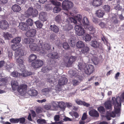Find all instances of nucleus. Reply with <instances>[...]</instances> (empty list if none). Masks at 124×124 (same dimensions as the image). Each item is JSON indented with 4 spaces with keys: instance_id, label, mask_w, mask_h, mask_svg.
<instances>
[{
    "instance_id": "aec40b11",
    "label": "nucleus",
    "mask_w": 124,
    "mask_h": 124,
    "mask_svg": "<svg viewBox=\"0 0 124 124\" xmlns=\"http://www.w3.org/2000/svg\"><path fill=\"white\" fill-rule=\"evenodd\" d=\"M102 3V0H93L92 4L94 6L98 7L101 5Z\"/></svg>"
},
{
    "instance_id": "4d7b16f0",
    "label": "nucleus",
    "mask_w": 124,
    "mask_h": 124,
    "mask_svg": "<svg viewBox=\"0 0 124 124\" xmlns=\"http://www.w3.org/2000/svg\"><path fill=\"white\" fill-rule=\"evenodd\" d=\"M61 9L59 7H55L53 9V11L54 13H57L59 12Z\"/></svg>"
},
{
    "instance_id": "ddd939ff",
    "label": "nucleus",
    "mask_w": 124,
    "mask_h": 124,
    "mask_svg": "<svg viewBox=\"0 0 124 124\" xmlns=\"http://www.w3.org/2000/svg\"><path fill=\"white\" fill-rule=\"evenodd\" d=\"M9 27L8 22L6 20H1L0 21V28L2 29H7Z\"/></svg>"
},
{
    "instance_id": "864d4df0",
    "label": "nucleus",
    "mask_w": 124,
    "mask_h": 124,
    "mask_svg": "<svg viewBox=\"0 0 124 124\" xmlns=\"http://www.w3.org/2000/svg\"><path fill=\"white\" fill-rule=\"evenodd\" d=\"M47 77L48 78L47 79V81L49 83H52L53 82L52 80L51 79V78H52V76L51 75V74H47Z\"/></svg>"
},
{
    "instance_id": "69168bd1",
    "label": "nucleus",
    "mask_w": 124,
    "mask_h": 124,
    "mask_svg": "<svg viewBox=\"0 0 124 124\" xmlns=\"http://www.w3.org/2000/svg\"><path fill=\"white\" fill-rule=\"evenodd\" d=\"M45 108L46 110H53L51 108V106L50 104H48L45 106Z\"/></svg>"
},
{
    "instance_id": "f704fd0d",
    "label": "nucleus",
    "mask_w": 124,
    "mask_h": 124,
    "mask_svg": "<svg viewBox=\"0 0 124 124\" xmlns=\"http://www.w3.org/2000/svg\"><path fill=\"white\" fill-rule=\"evenodd\" d=\"M28 93L30 95L32 96H36L38 94L37 91L34 89H32L31 90L28 91Z\"/></svg>"
},
{
    "instance_id": "ea45409f",
    "label": "nucleus",
    "mask_w": 124,
    "mask_h": 124,
    "mask_svg": "<svg viewBox=\"0 0 124 124\" xmlns=\"http://www.w3.org/2000/svg\"><path fill=\"white\" fill-rule=\"evenodd\" d=\"M82 22L83 24L85 26H88L89 24L88 19L86 17H84L82 20Z\"/></svg>"
},
{
    "instance_id": "b1692460",
    "label": "nucleus",
    "mask_w": 124,
    "mask_h": 124,
    "mask_svg": "<svg viewBox=\"0 0 124 124\" xmlns=\"http://www.w3.org/2000/svg\"><path fill=\"white\" fill-rule=\"evenodd\" d=\"M50 29L51 30L56 33H58L59 31V28L56 25H51L50 26Z\"/></svg>"
},
{
    "instance_id": "6ab92c4d",
    "label": "nucleus",
    "mask_w": 124,
    "mask_h": 124,
    "mask_svg": "<svg viewBox=\"0 0 124 124\" xmlns=\"http://www.w3.org/2000/svg\"><path fill=\"white\" fill-rule=\"evenodd\" d=\"M11 84L13 90L14 91L16 90L18 86V84L17 80H13L11 82Z\"/></svg>"
},
{
    "instance_id": "7ed1b4c3",
    "label": "nucleus",
    "mask_w": 124,
    "mask_h": 124,
    "mask_svg": "<svg viewBox=\"0 0 124 124\" xmlns=\"http://www.w3.org/2000/svg\"><path fill=\"white\" fill-rule=\"evenodd\" d=\"M21 44L17 45L16 44L12 45V49L14 51H16L15 53V57H17L19 55H20L21 56L24 55V51L23 50L21 49Z\"/></svg>"
},
{
    "instance_id": "2f4dec72",
    "label": "nucleus",
    "mask_w": 124,
    "mask_h": 124,
    "mask_svg": "<svg viewBox=\"0 0 124 124\" xmlns=\"http://www.w3.org/2000/svg\"><path fill=\"white\" fill-rule=\"evenodd\" d=\"M23 42L26 44H31L34 42V40L31 38H26L24 39Z\"/></svg>"
},
{
    "instance_id": "c9c22d12",
    "label": "nucleus",
    "mask_w": 124,
    "mask_h": 124,
    "mask_svg": "<svg viewBox=\"0 0 124 124\" xmlns=\"http://www.w3.org/2000/svg\"><path fill=\"white\" fill-rule=\"evenodd\" d=\"M76 45L77 47L78 48H82L85 46L84 43L81 41L77 42Z\"/></svg>"
},
{
    "instance_id": "a18cd8bd",
    "label": "nucleus",
    "mask_w": 124,
    "mask_h": 124,
    "mask_svg": "<svg viewBox=\"0 0 124 124\" xmlns=\"http://www.w3.org/2000/svg\"><path fill=\"white\" fill-rule=\"evenodd\" d=\"M91 39V36L89 34H87L84 36L83 37V39L86 41H89Z\"/></svg>"
},
{
    "instance_id": "39448f33",
    "label": "nucleus",
    "mask_w": 124,
    "mask_h": 124,
    "mask_svg": "<svg viewBox=\"0 0 124 124\" xmlns=\"http://www.w3.org/2000/svg\"><path fill=\"white\" fill-rule=\"evenodd\" d=\"M38 14V11L32 7H29L27 10L25 12L24 15L26 17H29L31 16L33 17H36Z\"/></svg>"
},
{
    "instance_id": "49530a36",
    "label": "nucleus",
    "mask_w": 124,
    "mask_h": 124,
    "mask_svg": "<svg viewBox=\"0 0 124 124\" xmlns=\"http://www.w3.org/2000/svg\"><path fill=\"white\" fill-rule=\"evenodd\" d=\"M103 8L104 11L106 12H108L110 11V7L107 5H105L103 6Z\"/></svg>"
},
{
    "instance_id": "c756f323",
    "label": "nucleus",
    "mask_w": 124,
    "mask_h": 124,
    "mask_svg": "<svg viewBox=\"0 0 124 124\" xmlns=\"http://www.w3.org/2000/svg\"><path fill=\"white\" fill-rule=\"evenodd\" d=\"M86 27H85V29H87V30H89L91 31V33H94L95 32V29L93 28V26L92 25H88L86 26Z\"/></svg>"
},
{
    "instance_id": "e2e57ef3",
    "label": "nucleus",
    "mask_w": 124,
    "mask_h": 124,
    "mask_svg": "<svg viewBox=\"0 0 124 124\" xmlns=\"http://www.w3.org/2000/svg\"><path fill=\"white\" fill-rule=\"evenodd\" d=\"M72 83L73 85L74 86H76L78 85L79 82L78 80L75 79H73L72 80Z\"/></svg>"
},
{
    "instance_id": "0e129e2a",
    "label": "nucleus",
    "mask_w": 124,
    "mask_h": 124,
    "mask_svg": "<svg viewBox=\"0 0 124 124\" xmlns=\"http://www.w3.org/2000/svg\"><path fill=\"white\" fill-rule=\"evenodd\" d=\"M18 119L19 122H20V123L23 124L25 121V118L24 117H21L19 118H18Z\"/></svg>"
},
{
    "instance_id": "8fccbe9b",
    "label": "nucleus",
    "mask_w": 124,
    "mask_h": 124,
    "mask_svg": "<svg viewBox=\"0 0 124 124\" xmlns=\"http://www.w3.org/2000/svg\"><path fill=\"white\" fill-rule=\"evenodd\" d=\"M35 23L38 28H41L43 25L41 22L39 21L35 22Z\"/></svg>"
},
{
    "instance_id": "9d476101",
    "label": "nucleus",
    "mask_w": 124,
    "mask_h": 124,
    "mask_svg": "<svg viewBox=\"0 0 124 124\" xmlns=\"http://www.w3.org/2000/svg\"><path fill=\"white\" fill-rule=\"evenodd\" d=\"M84 70L86 74L89 75H90L94 71V67L91 65H87L85 67Z\"/></svg>"
},
{
    "instance_id": "20e7f679",
    "label": "nucleus",
    "mask_w": 124,
    "mask_h": 124,
    "mask_svg": "<svg viewBox=\"0 0 124 124\" xmlns=\"http://www.w3.org/2000/svg\"><path fill=\"white\" fill-rule=\"evenodd\" d=\"M67 79L65 77H62L58 80V84L56 85L55 88L57 91L61 90L62 86L65 85L68 82Z\"/></svg>"
},
{
    "instance_id": "13d9d810",
    "label": "nucleus",
    "mask_w": 124,
    "mask_h": 124,
    "mask_svg": "<svg viewBox=\"0 0 124 124\" xmlns=\"http://www.w3.org/2000/svg\"><path fill=\"white\" fill-rule=\"evenodd\" d=\"M52 3L55 6H59L61 5V3L55 0H52Z\"/></svg>"
},
{
    "instance_id": "37998d69",
    "label": "nucleus",
    "mask_w": 124,
    "mask_h": 124,
    "mask_svg": "<svg viewBox=\"0 0 124 124\" xmlns=\"http://www.w3.org/2000/svg\"><path fill=\"white\" fill-rule=\"evenodd\" d=\"M32 74V73L31 72L26 71L24 73H21V77L22 78H23L30 75H31Z\"/></svg>"
},
{
    "instance_id": "774afa93",
    "label": "nucleus",
    "mask_w": 124,
    "mask_h": 124,
    "mask_svg": "<svg viewBox=\"0 0 124 124\" xmlns=\"http://www.w3.org/2000/svg\"><path fill=\"white\" fill-rule=\"evenodd\" d=\"M78 66L79 69L81 70L84 68V65L81 62H79L78 64Z\"/></svg>"
},
{
    "instance_id": "f257e3e1",
    "label": "nucleus",
    "mask_w": 124,
    "mask_h": 124,
    "mask_svg": "<svg viewBox=\"0 0 124 124\" xmlns=\"http://www.w3.org/2000/svg\"><path fill=\"white\" fill-rule=\"evenodd\" d=\"M29 47L32 51H39L42 54H45L46 51L50 48L49 44L46 43L43 44L42 42H41L40 41H39L38 44L33 43L30 44Z\"/></svg>"
},
{
    "instance_id": "4c0bfd02",
    "label": "nucleus",
    "mask_w": 124,
    "mask_h": 124,
    "mask_svg": "<svg viewBox=\"0 0 124 124\" xmlns=\"http://www.w3.org/2000/svg\"><path fill=\"white\" fill-rule=\"evenodd\" d=\"M25 23L28 27H30V26H31L32 25L33 23V21L31 18H29L26 20Z\"/></svg>"
},
{
    "instance_id": "9b49d317",
    "label": "nucleus",
    "mask_w": 124,
    "mask_h": 124,
    "mask_svg": "<svg viewBox=\"0 0 124 124\" xmlns=\"http://www.w3.org/2000/svg\"><path fill=\"white\" fill-rule=\"evenodd\" d=\"M27 88V85H26L23 84L18 86L16 90L21 94H22L23 93H24L26 92Z\"/></svg>"
},
{
    "instance_id": "f03ea898",
    "label": "nucleus",
    "mask_w": 124,
    "mask_h": 124,
    "mask_svg": "<svg viewBox=\"0 0 124 124\" xmlns=\"http://www.w3.org/2000/svg\"><path fill=\"white\" fill-rule=\"evenodd\" d=\"M112 104L114 105L115 112L116 114L119 113L120 111V107L121 106V103L120 98L119 97H117L116 98L112 97Z\"/></svg>"
},
{
    "instance_id": "0eeeda50",
    "label": "nucleus",
    "mask_w": 124,
    "mask_h": 124,
    "mask_svg": "<svg viewBox=\"0 0 124 124\" xmlns=\"http://www.w3.org/2000/svg\"><path fill=\"white\" fill-rule=\"evenodd\" d=\"M62 6L63 9L68 11L73 8L74 4L70 1L65 0L63 1Z\"/></svg>"
},
{
    "instance_id": "a19ab883",
    "label": "nucleus",
    "mask_w": 124,
    "mask_h": 124,
    "mask_svg": "<svg viewBox=\"0 0 124 124\" xmlns=\"http://www.w3.org/2000/svg\"><path fill=\"white\" fill-rule=\"evenodd\" d=\"M58 107L63 110H64L66 107L65 103L62 101L59 102L58 104Z\"/></svg>"
},
{
    "instance_id": "7c9ffc66",
    "label": "nucleus",
    "mask_w": 124,
    "mask_h": 124,
    "mask_svg": "<svg viewBox=\"0 0 124 124\" xmlns=\"http://www.w3.org/2000/svg\"><path fill=\"white\" fill-rule=\"evenodd\" d=\"M66 23H68L66 24L64 28L67 31H68L71 30L73 28V26L70 23V21H69V22L68 23L67 20Z\"/></svg>"
},
{
    "instance_id": "dca6fc26",
    "label": "nucleus",
    "mask_w": 124,
    "mask_h": 124,
    "mask_svg": "<svg viewBox=\"0 0 124 124\" xmlns=\"http://www.w3.org/2000/svg\"><path fill=\"white\" fill-rule=\"evenodd\" d=\"M19 27L20 29L23 31H26L30 28L28 27L26 23L24 22H21L19 23Z\"/></svg>"
},
{
    "instance_id": "c03bdc74",
    "label": "nucleus",
    "mask_w": 124,
    "mask_h": 124,
    "mask_svg": "<svg viewBox=\"0 0 124 124\" xmlns=\"http://www.w3.org/2000/svg\"><path fill=\"white\" fill-rule=\"evenodd\" d=\"M32 74V73L31 72L26 71L24 73H21V77L22 78H23L30 75H31Z\"/></svg>"
},
{
    "instance_id": "4468645a",
    "label": "nucleus",
    "mask_w": 124,
    "mask_h": 124,
    "mask_svg": "<svg viewBox=\"0 0 124 124\" xmlns=\"http://www.w3.org/2000/svg\"><path fill=\"white\" fill-rule=\"evenodd\" d=\"M36 33L35 29H31L27 31L25 34L28 37H33L35 36Z\"/></svg>"
},
{
    "instance_id": "a878e982",
    "label": "nucleus",
    "mask_w": 124,
    "mask_h": 124,
    "mask_svg": "<svg viewBox=\"0 0 124 124\" xmlns=\"http://www.w3.org/2000/svg\"><path fill=\"white\" fill-rule=\"evenodd\" d=\"M37 56L36 55L32 54L29 57L28 62H32L34 61L37 59Z\"/></svg>"
},
{
    "instance_id": "f8f14e48",
    "label": "nucleus",
    "mask_w": 124,
    "mask_h": 124,
    "mask_svg": "<svg viewBox=\"0 0 124 124\" xmlns=\"http://www.w3.org/2000/svg\"><path fill=\"white\" fill-rule=\"evenodd\" d=\"M77 59L76 57L75 56H71L69 58L68 61L65 63V64L67 67H71L72 64Z\"/></svg>"
},
{
    "instance_id": "423d86ee",
    "label": "nucleus",
    "mask_w": 124,
    "mask_h": 124,
    "mask_svg": "<svg viewBox=\"0 0 124 124\" xmlns=\"http://www.w3.org/2000/svg\"><path fill=\"white\" fill-rule=\"evenodd\" d=\"M23 56L18 55L17 57L18 58H16V62L17 65L19 66V69L22 71L25 70V66L24 65V60L22 57Z\"/></svg>"
},
{
    "instance_id": "5fc2aeb1",
    "label": "nucleus",
    "mask_w": 124,
    "mask_h": 124,
    "mask_svg": "<svg viewBox=\"0 0 124 124\" xmlns=\"http://www.w3.org/2000/svg\"><path fill=\"white\" fill-rule=\"evenodd\" d=\"M10 122L12 123L15 124L19 122L18 119V118H12L9 120Z\"/></svg>"
},
{
    "instance_id": "412c9836",
    "label": "nucleus",
    "mask_w": 124,
    "mask_h": 124,
    "mask_svg": "<svg viewBox=\"0 0 124 124\" xmlns=\"http://www.w3.org/2000/svg\"><path fill=\"white\" fill-rule=\"evenodd\" d=\"M75 102L78 104L79 105H83L87 107H89L90 106V104H89L86 103L85 101H82L78 99L76 100Z\"/></svg>"
},
{
    "instance_id": "de8ad7c7",
    "label": "nucleus",
    "mask_w": 124,
    "mask_h": 124,
    "mask_svg": "<svg viewBox=\"0 0 124 124\" xmlns=\"http://www.w3.org/2000/svg\"><path fill=\"white\" fill-rule=\"evenodd\" d=\"M98 110L101 114H104L105 112V109L104 107L102 106H100L98 108Z\"/></svg>"
},
{
    "instance_id": "052dcab7",
    "label": "nucleus",
    "mask_w": 124,
    "mask_h": 124,
    "mask_svg": "<svg viewBox=\"0 0 124 124\" xmlns=\"http://www.w3.org/2000/svg\"><path fill=\"white\" fill-rule=\"evenodd\" d=\"M27 0H16L17 3L18 4L21 5L25 3Z\"/></svg>"
},
{
    "instance_id": "680f3d73",
    "label": "nucleus",
    "mask_w": 124,
    "mask_h": 124,
    "mask_svg": "<svg viewBox=\"0 0 124 124\" xmlns=\"http://www.w3.org/2000/svg\"><path fill=\"white\" fill-rule=\"evenodd\" d=\"M60 116L59 115H55L54 117V120L55 122L59 121Z\"/></svg>"
},
{
    "instance_id": "338daca9",
    "label": "nucleus",
    "mask_w": 124,
    "mask_h": 124,
    "mask_svg": "<svg viewBox=\"0 0 124 124\" xmlns=\"http://www.w3.org/2000/svg\"><path fill=\"white\" fill-rule=\"evenodd\" d=\"M114 8L117 11L121 10H122V8L119 5H117Z\"/></svg>"
},
{
    "instance_id": "393cba45",
    "label": "nucleus",
    "mask_w": 124,
    "mask_h": 124,
    "mask_svg": "<svg viewBox=\"0 0 124 124\" xmlns=\"http://www.w3.org/2000/svg\"><path fill=\"white\" fill-rule=\"evenodd\" d=\"M11 75L13 77L22 78L21 73H19L17 71H14L11 73Z\"/></svg>"
},
{
    "instance_id": "cd10ccee",
    "label": "nucleus",
    "mask_w": 124,
    "mask_h": 124,
    "mask_svg": "<svg viewBox=\"0 0 124 124\" xmlns=\"http://www.w3.org/2000/svg\"><path fill=\"white\" fill-rule=\"evenodd\" d=\"M90 50V49L89 47L86 46H85L82 48L81 52L82 53L85 54H86L89 53Z\"/></svg>"
},
{
    "instance_id": "3c124183",
    "label": "nucleus",
    "mask_w": 124,
    "mask_h": 124,
    "mask_svg": "<svg viewBox=\"0 0 124 124\" xmlns=\"http://www.w3.org/2000/svg\"><path fill=\"white\" fill-rule=\"evenodd\" d=\"M6 79L4 78H2L0 80V86H3L6 84Z\"/></svg>"
},
{
    "instance_id": "58836bf2",
    "label": "nucleus",
    "mask_w": 124,
    "mask_h": 124,
    "mask_svg": "<svg viewBox=\"0 0 124 124\" xmlns=\"http://www.w3.org/2000/svg\"><path fill=\"white\" fill-rule=\"evenodd\" d=\"M21 37H17L13 39L11 41L12 43L16 44H18L20 43L21 41Z\"/></svg>"
},
{
    "instance_id": "1a4fd4ad",
    "label": "nucleus",
    "mask_w": 124,
    "mask_h": 124,
    "mask_svg": "<svg viewBox=\"0 0 124 124\" xmlns=\"http://www.w3.org/2000/svg\"><path fill=\"white\" fill-rule=\"evenodd\" d=\"M75 30L77 35L79 36L83 35L85 33V31L81 25H76L75 27Z\"/></svg>"
},
{
    "instance_id": "473e14b6",
    "label": "nucleus",
    "mask_w": 124,
    "mask_h": 124,
    "mask_svg": "<svg viewBox=\"0 0 124 124\" xmlns=\"http://www.w3.org/2000/svg\"><path fill=\"white\" fill-rule=\"evenodd\" d=\"M52 68L50 66H47L43 67L41 69V71L44 73L47 72L51 70Z\"/></svg>"
},
{
    "instance_id": "f3484780",
    "label": "nucleus",
    "mask_w": 124,
    "mask_h": 124,
    "mask_svg": "<svg viewBox=\"0 0 124 124\" xmlns=\"http://www.w3.org/2000/svg\"><path fill=\"white\" fill-rule=\"evenodd\" d=\"M90 116L93 117H97L99 116V114L98 112L95 109H92L89 112Z\"/></svg>"
},
{
    "instance_id": "09e8293b",
    "label": "nucleus",
    "mask_w": 124,
    "mask_h": 124,
    "mask_svg": "<svg viewBox=\"0 0 124 124\" xmlns=\"http://www.w3.org/2000/svg\"><path fill=\"white\" fill-rule=\"evenodd\" d=\"M51 107L52 106L54 110H56L58 108V104H57L56 102L54 101L52 102L51 103Z\"/></svg>"
},
{
    "instance_id": "72a5a7b5",
    "label": "nucleus",
    "mask_w": 124,
    "mask_h": 124,
    "mask_svg": "<svg viewBox=\"0 0 124 124\" xmlns=\"http://www.w3.org/2000/svg\"><path fill=\"white\" fill-rule=\"evenodd\" d=\"M91 46L95 48L98 47L100 45L99 43L96 41H92L91 42Z\"/></svg>"
},
{
    "instance_id": "6e6d98bb",
    "label": "nucleus",
    "mask_w": 124,
    "mask_h": 124,
    "mask_svg": "<svg viewBox=\"0 0 124 124\" xmlns=\"http://www.w3.org/2000/svg\"><path fill=\"white\" fill-rule=\"evenodd\" d=\"M63 47L66 50H68L70 48V46L68 43L66 42H64L63 44Z\"/></svg>"
},
{
    "instance_id": "5701e85b",
    "label": "nucleus",
    "mask_w": 124,
    "mask_h": 124,
    "mask_svg": "<svg viewBox=\"0 0 124 124\" xmlns=\"http://www.w3.org/2000/svg\"><path fill=\"white\" fill-rule=\"evenodd\" d=\"M46 13L44 12H40L39 15V19L41 21H44L46 20Z\"/></svg>"
},
{
    "instance_id": "4be33fe9",
    "label": "nucleus",
    "mask_w": 124,
    "mask_h": 124,
    "mask_svg": "<svg viewBox=\"0 0 124 124\" xmlns=\"http://www.w3.org/2000/svg\"><path fill=\"white\" fill-rule=\"evenodd\" d=\"M95 14L97 17L99 18H101L104 15L105 12L103 10L99 9L96 11Z\"/></svg>"
},
{
    "instance_id": "bb28decb",
    "label": "nucleus",
    "mask_w": 124,
    "mask_h": 124,
    "mask_svg": "<svg viewBox=\"0 0 124 124\" xmlns=\"http://www.w3.org/2000/svg\"><path fill=\"white\" fill-rule=\"evenodd\" d=\"M12 9L14 12H19L21 10V7L17 4L13 5L12 8Z\"/></svg>"
},
{
    "instance_id": "c85d7f7f",
    "label": "nucleus",
    "mask_w": 124,
    "mask_h": 124,
    "mask_svg": "<svg viewBox=\"0 0 124 124\" xmlns=\"http://www.w3.org/2000/svg\"><path fill=\"white\" fill-rule=\"evenodd\" d=\"M104 105L106 108L107 110L111 109L112 108V105L110 101H108L105 102Z\"/></svg>"
},
{
    "instance_id": "6e6552de",
    "label": "nucleus",
    "mask_w": 124,
    "mask_h": 124,
    "mask_svg": "<svg viewBox=\"0 0 124 124\" xmlns=\"http://www.w3.org/2000/svg\"><path fill=\"white\" fill-rule=\"evenodd\" d=\"M44 62L40 59H38L31 62V65L34 69L41 67L43 64Z\"/></svg>"
},
{
    "instance_id": "603ef678",
    "label": "nucleus",
    "mask_w": 124,
    "mask_h": 124,
    "mask_svg": "<svg viewBox=\"0 0 124 124\" xmlns=\"http://www.w3.org/2000/svg\"><path fill=\"white\" fill-rule=\"evenodd\" d=\"M37 122L39 124H44L46 123V120L44 119H38Z\"/></svg>"
},
{
    "instance_id": "a211bd4d",
    "label": "nucleus",
    "mask_w": 124,
    "mask_h": 124,
    "mask_svg": "<svg viewBox=\"0 0 124 124\" xmlns=\"http://www.w3.org/2000/svg\"><path fill=\"white\" fill-rule=\"evenodd\" d=\"M47 56L49 58L54 59H58L59 57L58 54L56 52L48 54H47Z\"/></svg>"
},
{
    "instance_id": "79ce46f5",
    "label": "nucleus",
    "mask_w": 124,
    "mask_h": 124,
    "mask_svg": "<svg viewBox=\"0 0 124 124\" xmlns=\"http://www.w3.org/2000/svg\"><path fill=\"white\" fill-rule=\"evenodd\" d=\"M4 37L6 39H9L10 38L12 37V35L8 32L4 33Z\"/></svg>"
},
{
    "instance_id": "bf43d9fd",
    "label": "nucleus",
    "mask_w": 124,
    "mask_h": 124,
    "mask_svg": "<svg viewBox=\"0 0 124 124\" xmlns=\"http://www.w3.org/2000/svg\"><path fill=\"white\" fill-rule=\"evenodd\" d=\"M55 20L56 22L59 23L61 21V18L60 15H57L55 18Z\"/></svg>"
},
{
    "instance_id": "e433bc0d",
    "label": "nucleus",
    "mask_w": 124,
    "mask_h": 124,
    "mask_svg": "<svg viewBox=\"0 0 124 124\" xmlns=\"http://www.w3.org/2000/svg\"><path fill=\"white\" fill-rule=\"evenodd\" d=\"M68 42L70 46L72 47H74L76 44L75 40L72 38H70L69 39Z\"/></svg>"
},
{
    "instance_id": "2eb2a0df",
    "label": "nucleus",
    "mask_w": 124,
    "mask_h": 124,
    "mask_svg": "<svg viewBox=\"0 0 124 124\" xmlns=\"http://www.w3.org/2000/svg\"><path fill=\"white\" fill-rule=\"evenodd\" d=\"M56 89H55L52 88V87L46 88L42 90V92L45 93H47L50 92L53 94H54V93L56 92Z\"/></svg>"
}]
</instances>
